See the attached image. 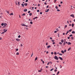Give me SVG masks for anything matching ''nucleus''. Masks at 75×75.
Instances as JSON below:
<instances>
[{
  "mask_svg": "<svg viewBox=\"0 0 75 75\" xmlns=\"http://www.w3.org/2000/svg\"><path fill=\"white\" fill-rule=\"evenodd\" d=\"M54 58L56 59V60H58V59H59V58L58 57L56 56H55L54 57Z\"/></svg>",
  "mask_w": 75,
  "mask_h": 75,
  "instance_id": "nucleus-1",
  "label": "nucleus"
},
{
  "mask_svg": "<svg viewBox=\"0 0 75 75\" xmlns=\"http://www.w3.org/2000/svg\"><path fill=\"white\" fill-rule=\"evenodd\" d=\"M3 30L4 31V33H6L7 31V30H6V29H4Z\"/></svg>",
  "mask_w": 75,
  "mask_h": 75,
  "instance_id": "nucleus-2",
  "label": "nucleus"
},
{
  "mask_svg": "<svg viewBox=\"0 0 75 75\" xmlns=\"http://www.w3.org/2000/svg\"><path fill=\"white\" fill-rule=\"evenodd\" d=\"M59 58L62 61V60H63V59H62V57H59Z\"/></svg>",
  "mask_w": 75,
  "mask_h": 75,
  "instance_id": "nucleus-3",
  "label": "nucleus"
},
{
  "mask_svg": "<svg viewBox=\"0 0 75 75\" xmlns=\"http://www.w3.org/2000/svg\"><path fill=\"white\" fill-rule=\"evenodd\" d=\"M70 16H71V17H73V18H74V14H73L71 15H70Z\"/></svg>",
  "mask_w": 75,
  "mask_h": 75,
  "instance_id": "nucleus-4",
  "label": "nucleus"
},
{
  "mask_svg": "<svg viewBox=\"0 0 75 75\" xmlns=\"http://www.w3.org/2000/svg\"><path fill=\"white\" fill-rule=\"evenodd\" d=\"M75 71H74L72 72V75H75Z\"/></svg>",
  "mask_w": 75,
  "mask_h": 75,
  "instance_id": "nucleus-5",
  "label": "nucleus"
},
{
  "mask_svg": "<svg viewBox=\"0 0 75 75\" xmlns=\"http://www.w3.org/2000/svg\"><path fill=\"white\" fill-rule=\"evenodd\" d=\"M51 47V46L50 45H48L47 47V49H48V48H50V47Z\"/></svg>",
  "mask_w": 75,
  "mask_h": 75,
  "instance_id": "nucleus-6",
  "label": "nucleus"
},
{
  "mask_svg": "<svg viewBox=\"0 0 75 75\" xmlns=\"http://www.w3.org/2000/svg\"><path fill=\"white\" fill-rule=\"evenodd\" d=\"M16 40L17 41H20V40L19 39H16Z\"/></svg>",
  "mask_w": 75,
  "mask_h": 75,
  "instance_id": "nucleus-7",
  "label": "nucleus"
},
{
  "mask_svg": "<svg viewBox=\"0 0 75 75\" xmlns=\"http://www.w3.org/2000/svg\"><path fill=\"white\" fill-rule=\"evenodd\" d=\"M42 71V69H41L40 70H39L38 71V72H41V71Z\"/></svg>",
  "mask_w": 75,
  "mask_h": 75,
  "instance_id": "nucleus-8",
  "label": "nucleus"
},
{
  "mask_svg": "<svg viewBox=\"0 0 75 75\" xmlns=\"http://www.w3.org/2000/svg\"><path fill=\"white\" fill-rule=\"evenodd\" d=\"M46 10H47V11H45V12H48V11H49V10H50V9H46Z\"/></svg>",
  "mask_w": 75,
  "mask_h": 75,
  "instance_id": "nucleus-9",
  "label": "nucleus"
},
{
  "mask_svg": "<svg viewBox=\"0 0 75 75\" xmlns=\"http://www.w3.org/2000/svg\"><path fill=\"white\" fill-rule=\"evenodd\" d=\"M27 11V9H25L24 10V11L25 12H26V11Z\"/></svg>",
  "mask_w": 75,
  "mask_h": 75,
  "instance_id": "nucleus-10",
  "label": "nucleus"
},
{
  "mask_svg": "<svg viewBox=\"0 0 75 75\" xmlns=\"http://www.w3.org/2000/svg\"><path fill=\"white\" fill-rule=\"evenodd\" d=\"M67 44L68 45H71V43L70 42H68Z\"/></svg>",
  "mask_w": 75,
  "mask_h": 75,
  "instance_id": "nucleus-11",
  "label": "nucleus"
},
{
  "mask_svg": "<svg viewBox=\"0 0 75 75\" xmlns=\"http://www.w3.org/2000/svg\"><path fill=\"white\" fill-rule=\"evenodd\" d=\"M21 5L22 6V7H24V4H21Z\"/></svg>",
  "mask_w": 75,
  "mask_h": 75,
  "instance_id": "nucleus-12",
  "label": "nucleus"
},
{
  "mask_svg": "<svg viewBox=\"0 0 75 75\" xmlns=\"http://www.w3.org/2000/svg\"><path fill=\"white\" fill-rule=\"evenodd\" d=\"M21 25H22V26H25V24H24L23 23H22L21 24Z\"/></svg>",
  "mask_w": 75,
  "mask_h": 75,
  "instance_id": "nucleus-13",
  "label": "nucleus"
},
{
  "mask_svg": "<svg viewBox=\"0 0 75 75\" xmlns=\"http://www.w3.org/2000/svg\"><path fill=\"white\" fill-rule=\"evenodd\" d=\"M61 42H62V43H63L64 42V40L62 39L61 40Z\"/></svg>",
  "mask_w": 75,
  "mask_h": 75,
  "instance_id": "nucleus-14",
  "label": "nucleus"
},
{
  "mask_svg": "<svg viewBox=\"0 0 75 75\" xmlns=\"http://www.w3.org/2000/svg\"><path fill=\"white\" fill-rule=\"evenodd\" d=\"M24 6H27V3H25L24 4Z\"/></svg>",
  "mask_w": 75,
  "mask_h": 75,
  "instance_id": "nucleus-15",
  "label": "nucleus"
},
{
  "mask_svg": "<svg viewBox=\"0 0 75 75\" xmlns=\"http://www.w3.org/2000/svg\"><path fill=\"white\" fill-rule=\"evenodd\" d=\"M61 52L62 53V54H64V52L63 50H62L61 51Z\"/></svg>",
  "mask_w": 75,
  "mask_h": 75,
  "instance_id": "nucleus-16",
  "label": "nucleus"
},
{
  "mask_svg": "<svg viewBox=\"0 0 75 75\" xmlns=\"http://www.w3.org/2000/svg\"><path fill=\"white\" fill-rule=\"evenodd\" d=\"M72 27H73L74 26V23H72L71 24Z\"/></svg>",
  "mask_w": 75,
  "mask_h": 75,
  "instance_id": "nucleus-17",
  "label": "nucleus"
},
{
  "mask_svg": "<svg viewBox=\"0 0 75 75\" xmlns=\"http://www.w3.org/2000/svg\"><path fill=\"white\" fill-rule=\"evenodd\" d=\"M7 25V23H5L4 24V26H6V25Z\"/></svg>",
  "mask_w": 75,
  "mask_h": 75,
  "instance_id": "nucleus-18",
  "label": "nucleus"
},
{
  "mask_svg": "<svg viewBox=\"0 0 75 75\" xmlns=\"http://www.w3.org/2000/svg\"><path fill=\"white\" fill-rule=\"evenodd\" d=\"M4 23H2L1 24V25H2V26H3V25H4Z\"/></svg>",
  "mask_w": 75,
  "mask_h": 75,
  "instance_id": "nucleus-19",
  "label": "nucleus"
},
{
  "mask_svg": "<svg viewBox=\"0 0 75 75\" xmlns=\"http://www.w3.org/2000/svg\"><path fill=\"white\" fill-rule=\"evenodd\" d=\"M71 48L70 47L69 48L68 50V51H69V50H71Z\"/></svg>",
  "mask_w": 75,
  "mask_h": 75,
  "instance_id": "nucleus-20",
  "label": "nucleus"
},
{
  "mask_svg": "<svg viewBox=\"0 0 75 75\" xmlns=\"http://www.w3.org/2000/svg\"><path fill=\"white\" fill-rule=\"evenodd\" d=\"M73 39H74V37H71V39L72 40H73Z\"/></svg>",
  "mask_w": 75,
  "mask_h": 75,
  "instance_id": "nucleus-21",
  "label": "nucleus"
},
{
  "mask_svg": "<svg viewBox=\"0 0 75 75\" xmlns=\"http://www.w3.org/2000/svg\"><path fill=\"white\" fill-rule=\"evenodd\" d=\"M75 33V31H73L72 32V34H74Z\"/></svg>",
  "mask_w": 75,
  "mask_h": 75,
  "instance_id": "nucleus-22",
  "label": "nucleus"
},
{
  "mask_svg": "<svg viewBox=\"0 0 75 75\" xmlns=\"http://www.w3.org/2000/svg\"><path fill=\"white\" fill-rule=\"evenodd\" d=\"M72 29H71L70 30H69V32H71V31H72Z\"/></svg>",
  "mask_w": 75,
  "mask_h": 75,
  "instance_id": "nucleus-23",
  "label": "nucleus"
},
{
  "mask_svg": "<svg viewBox=\"0 0 75 75\" xmlns=\"http://www.w3.org/2000/svg\"><path fill=\"white\" fill-rule=\"evenodd\" d=\"M55 8H56V9H58V7L57 6H56Z\"/></svg>",
  "mask_w": 75,
  "mask_h": 75,
  "instance_id": "nucleus-24",
  "label": "nucleus"
},
{
  "mask_svg": "<svg viewBox=\"0 0 75 75\" xmlns=\"http://www.w3.org/2000/svg\"><path fill=\"white\" fill-rule=\"evenodd\" d=\"M67 27V25H65L64 27V28H66Z\"/></svg>",
  "mask_w": 75,
  "mask_h": 75,
  "instance_id": "nucleus-25",
  "label": "nucleus"
},
{
  "mask_svg": "<svg viewBox=\"0 0 75 75\" xmlns=\"http://www.w3.org/2000/svg\"><path fill=\"white\" fill-rule=\"evenodd\" d=\"M33 52H32V54L31 56V57H33Z\"/></svg>",
  "mask_w": 75,
  "mask_h": 75,
  "instance_id": "nucleus-26",
  "label": "nucleus"
},
{
  "mask_svg": "<svg viewBox=\"0 0 75 75\" xmlns=\"http://www.w3.org/2000/svg\"><path fill=\"white\" fill-rule=\"evenodd\" d=\"M18 4L19 5V6H20V2L18 1Z\"/></svg>",
  "mask_w": 75,
  "mask_h": 75,
  "instance_id": "nucleus-27",
  "label": "nucleus"
},
{
  "mask_svg": "<svg viewBox=\"0 0 75 75\" xmlns=\"http://www.w3.org/2000/svg\"><path fill=\"white\" fill-rule=\"evenodd\" d=\"M29 16H31V15H32V13H30L29 14Z\"/></svg>",
  "mask_w": 75,
  "mask_h": 75,
  "instance_id": "nucleus-28",
  "label": "nucleus"
},
{
  "mask_svg": "<svg viewBox=\"0 0 75 75\" xmlns=\"http://www.w3.org/2000/svg\"><path fill=\"white\" fill-rule=\"evenodd\" d=\"M25 14L23 13V14H22V16H25Z\"/></svg>",
  "mask_w": 75,
  "mask_h": 75,
  "instance_id": "nucleus-29",
  "label": "nucleus"
},
{
  "mask_svg": "<svg viewBox=\"0 0 75 75\" xmlns=\"http://www.w3.org/2000/svg\"><path fill=\"white\" fill-rule=\"evenodd\" d=\"M14 14H13V13H11L10 14H9V15H13Z\"/></svg>",
  "mask_w": 75,
  "mask_h": 75,
  "instance_id": "nucleus-30",
  "label": "nucleus"
},
{
  "mask_svg": "<svg viewBox=\"0 0 75 75\" xmlns=\"http://www.w3.org/2000/svg\"><path fill=\"white\" fill-rule=\"evenodd\" d=\"M59 44H60V45H62V43L61 42H59Z\"/></svg>",
  "mask_w": 75,
  "mask_h": 75,
  "instance_id": "nucleus-31",
  "label": "nucleus"
},
{
  "mask_svg": "<svg viewBox=\"0 0 75 75\" xmlns=\"http://www.w3.org/2000/svg\"><path fill=\"white\" fill-rule=\"evenodd\" d=\"M37 57H36L35 58V61H36V60H37Z\"/></svg>",
  "mask_w": 75,
  "mask_h": 75,
  "instance_id": "nucleus-32",
  "label": "nucleus"
},
{
  "mask_svg": "<svg viewBox=\"0 0 75 75\" xmlns=\"http://www.w3.org/2000/svg\"><path fill=\"white\" fill-rule=\"evenodd\" d=\"M57 1V0H54V3H55V2Z\"/></svg>",
  "mask_w": 75,
  "mask_h": 75,
  "instance_id": "nucleus-33",
  "label": "nucleus"
},
{
  "mask_svg": "<svg viewBox=\"0 0 75 75\" xmlns=\"http://www.w3.org/2000/svg\"><path fill=\"white\" fill-rule=\"evenodd\" d=\"M54 55H57V52H55L54 53Z\"/></svg>",
  "mask_w": 75,
  "mask_h": 75,
  "instance_id": "nucleus-34",
  "label": "nucleus"
},
{
  "mask_svg": "<svg viewBox=\"0 0 75 75\" xmlns=\"http://www.w3.org/2000/svg\"><path fill=\"white\" fill-rule=\"evenodd\" d=\"M59 55H61V56H62V54L59 53Z\"/></svg>",
  "mask_w": 75,
  "mask_h": 75,
  "instance_id": "nucleus-35",
  "label": "nucleus"
},
{
  "mask_svg": "<svg viewBox=\"0 0 75 75\" xmlns=\"http://www.w3.org/2000/svg\"><path fill=\"white\" fill-rule=\"evenodd\" d=\"M16 51H18V49H16Z\"/></svg>",
  "mask_w": 75,
  "mask_h": 75,
  "instance_id": "nucleus-36",
  "label": "nucleus"
},
{
  "mask_svg": "<svg viewBox=\"0 0 75 75\" xmlns=\"http://www.w3.org/2000/svg\"><path fill=\"white\" fill-rule=\"evenodd\" d=\"M59 74V71H58V72L57 73V74L58 75V74Z\"/></svg>",
  "mask_w": 75,
  "mask_h": 75,
  "instance_id": "nucleus-37",
  "label": "nucleus"
},
{
  "mask_svg": "<svg viewBox=\"0 0 75 75\" xmlns=\"http://www.w3.org/2000/svg\"><path fill=\"white\" fill-rule=\"evenodd\" d=\"M64 52H67V50H64Z\"/></svg>",
  "mask_w": 75,
  "mask_h": 75,
  "instance_id": "nucleus-38",
  "label": "nucleus"
},
{
  "mask_svg": "<svg viewBox=\"0 0 75 75\" xmlns=\"http://www.w3.org/2000/svg\"><path fill=\"white\" fill-rule=\"evenodd\" d=\"M48 42H46V45H48Z\"/></svg>",
  "mask_w": 75,
  "mask_h": 75,
  "instance_id": "nucleus-39",
  "label": "nucleus"
},
{
  "mask_svg": "<svg viewBox=\"0 0 75 75\" xmlns=\"http://www.w3.org/2000/svg\"><path fill=\"white\" fill-rule=\"evenodd\" d=\"M16 55H19V53L18 52L16 54Z\"/></svg>",
  "mask_w": 75,
  "mask_h": 75,
  "instance_id": "nucleus-40",
  "label": "nucleus"
},
{
  "mask_svg": "<svg viewBox=\"0 0 75 75\" xmlns=\"http://www.w3.org/2000/svg\"><path fill=\"white\" fill-rule=\"evenodd\" d=\"M30 24H33V22L31 21L30 22Z\"/></svg>",
  "mask_w": 75,
  "mask_h": 75,
  "instance_id": "nucleus-41",
  "label": "nucleus"
},
{
  "mask_svg": "<svg viewBox=\"0 0 75 75\" xmlns=\"http://www.w3.org/2000/svg\"><path fill=\"white\" fill-rule=\"evenodd\" d=\"M57 11H60V10L58 9H57Z\"/></svg>",
  "mask_w": 75,
  "mask_h": 75,
  "instance_id": "nucleus-42",
  "label": "nucleus"
},
{
  "mask_svg": "<svg viewBox=\"0 0 75 75\" xmlns=\"http://www.w3.org/2000/svg\"><path fill=\"white\" fill-rule=\"evenodd\" d=\"M5 33V32H2L1 33V34H4V33Z\"/></svg>",
  "mask_w": 75,
  "mask_h": 75,
  "instance_id": "nucleus-43",
  "label": "nucleus"
},
{
  "mask_svg": "<svg viewBox=\"0 0 75 75\" xmlns=\"http://www.w3.org/2000/svg\"><path fill=\"white\" fill-rule=\"evenodd\" d=\"M20 37H21V36H20V35H19L18 36V38H20Z\"/></svg>",
  "mask_w": 75,
  "mask_h": 75,
  "instance_id": "nucleus-44",
  "label": "nucleus"
},
{
  "mask_svg": "<svg viewBox=\"0 0 75 75\" xmlns=\"http://www.w3.org/2000/svg\"><path fill=\"white\" fill-rule=\"evenodd\" d=\"M60 68H62V66H61V65H60Z\"/></svg>",
  "mask_w": 75,
  "mask_h": 75,
  "instance_id": "nucleus-45",
  "label": "nucleus"
},
{
  "mask_svg": "<svg viewBox=\"0 0 75 75\" xmlns=\"http://www.w3.org/2000/svg\"><path fill=\"white\" fill-rule=\"evenodd\" d=\"M52 42H54V41H55L54 40H52Z\"/></svg>",
  "mask_w": 75,
  "mask_h": 75,
  "instance_id": "nucleus-46",
  "label": "nucleus"
},
{
  "mask_svg": "<svg viewBox=\"0 0 75 75\" xmlns=\"http://www.w3.org/2000/svg\"><path fill=\"white\" fill-rule=\"evenodd\" d=\"M63 45H65V42H64L63 43Z\"/></svg>",
  "mask_w": 75,
  "mask_h": 75,
  "instance_id": "nucleus-47",
  "label": "nucleus"
},
{
  "mask_svg": "<svg viewBox=\"0 0 75 75\" xmlns=\"http://www.w3.org/2000/svg\"><path fill=\"white\" fill-rule=\"evenodd\" d=\"M51 54L52 55H53V54H54V52H51Z\"/></svg>",
  "mask_w": 75,
  "mask_h": 75,
  "instance_id": "nucleus-48",
  "label": "nucleus"
},
{
  "mask_svg": "<svg viewBox=\"0 0 75 75\" xmlns=\"http://www.w3.org/2000/svg\"><path fill=\"white\" fill-rule=\"evenodd\" d=\"M25 28L26 29V30H28V28H27L25 27Z\"/></svg>",
  "mask_w": 75,
  "mask_h": 75,
  "instance_id": "nucleus-49",
  "label": "nucleus"
},
{
  "mask_svg": "<svg viewBox=\"0 0 75 75\" xmlns=\"http://www.w3.org/2000/svg\"><path fill=\"white\" fill-rule=\"evenodd\" d=\"M66 42V39H64V42Z\"/></svg>",
  "mask_w": 75,
  "mask_h": 75,
  "instance_id": "nucleus-50",
  "label": "nucleus"
},
{
  "mask_svg": "<svg viewBox=\"0 0 75 75\" xmlns=\"http://www.w3.org/2000/svg\"><path fill=\"white\" fill-rule=\"evenodd\" d=\"M71 36H72V35L71 34L70 35H69V37H71Z\"/></svg>",
  "mask_w": 75,
  "mask_h": 75,
  "instance_id": "nucleus-51",
  "label": "nucleus"
},
{
  "mask_svg": "<svg viewBox=\"0 0 75 75\" xmlns=\"http://www.w3.org/2000/svg\"><path fill=\"white\" fill-rule=\"evenodd\" d=\"M7 13H8L9 14H10V13H9V12L8 11H7Z\"/></svg>",
  "mask_w": 75,
  "mask_h": 75,
  "instance_id": "nucleus-52",
  "label": "nucleus"
},
{
  "mask_svg": "<svg viewBox=\"0 0 75 75\" xmlns=\"http://www.w3.org/2000/svg\"><path fill=\"white\" fill-rule=\"evenodd\" d=\"M55 44V42H53L52 43V44H53V45Z\"/></svg>",
  "mask_w": 75,
  "mask_h": 75,
  "instance_id": "nucleus-53",
  "label": "nucleus"
},
{
  "mask_svg": "<svg viewBox=\"0 0 75 75\" xmlns=\"http://www.w3.org/2000/svg\"><path fill=\"white\" fill-rule=\"evenodd\" d=\"M58 37H59V33L58 34Z\"/></svg>",
  "mask_w": 75,
  "mask_h": 75,
  "instance_id": "nucleus-54",
  "label": "nucleus"
},
{
  "mask_svg": "<svg viewBox=\"0 0 75 75\" xmlns=\"http://www.w3.org/2000/svg\"><path fill=\"white\" fill-rule=\"evenodd\" d=\"M25 26L26 27H28V25H25Z\"/></svg>",
  "mask_w": 75,
  "mask_h": 75,
  "instance_id": "nucleus-55",
  "label": "nucleus"
},
{
  "mask_svg": "<svg viewBox=\"0 0 75 75\" xmlns=\"http://www.w3.org/2000/svg\"><path fill=\"white\" fill-rule=\"evenodd\" d=\"M37 12H40V10H37Z\"/></svg>",
  "mask_w": 75,
  "mask_h": 75,
  "instance_id": "nucleus-56",
  "label": "nucleus"
},
{
  "mask_svg": "<svg viewBox=\"0 0 75 75\" xmlns=\"http://www.w3.org/2000/svg\"><path fill=\"white\" fill-rule=\"evenodd\" d=\"M40 14H42V12H40Z\"/></svg>",
  "mask_w": 75,
  "mask_h": 75,
  "instance_id": "nucleus-57",
  "label": "nucleus"
},
{
  "mask_svg": "<svg viewBox=\"0 0 75 75\" xmlns=\"http://www.w3.org/2000/svg\"><path fill=\"white\" fill-rule=\"evenodd\" d=\"M15 3L16 5H17V2H16Z\"/></svg>",
  "mask_w": 75,
  "mask_h": 75,
  "instance_id": "nucleus-58",
  "label": "nucleus"
},
{
  "mask_svg": "<svg viewBox=\"0 0 75 75\" xmlns=\"http://www.w3.org/2000/svg\"><path fill=\"white\" fill-rule=\"evenodd\" d=\"M56 30H57V31H59V30H58V28H56Z\"/></svg>",
  "mask_w": 75,
  "mask_h": 75,
  "instance_id": "nucleus-59",
  "label": "nucleus"
},
{
  "mask_svg": "<svg viewBox=\"0 0 75 75\" xmlns=\"http://www.w3.org/2000/svg\"><path fill=\"white\" fill-rule=\"evenodd\" d=\"M57 69H55L54 71V72H57Z\"/></svg>",
  "mask_w": 75,
  "mask_h": 75,
  "instance_id": "nucleus-60",
  "label": "nucleus"
},
{
  "mask_svg": "<svg viewBox=\"0 0 75 75\" xmlns=\"http://www.w3.org/2000/svg\"><path fill=\"white\" fill-rule=\"evenodd\" d=\"M28 0H26L25 1V2H28Z\"/></svg>",
  "mask_w": 75,
  "mask_h": 75,
  "instance_id": "nucleus-61",
  "label": "nucleus"
},
{
  "mask_svg": "<svg viewBox=\"0 0 75 75\" xmlns=\"http://www.w3.org/2000/svg\"><path fill=\"white\" fill-rule=\"evenodd\" d=\"M21 47H23V45L22 44H21Z\"/></svg>",
  "mask_w": 75,
  "mask_h": 75,
  "instance_id": "nucleus-62",
  "label": "nucleus"
},
{
  "mask_svg": "<svg viewBox=\"0 0 75 75\" xmlns=\"http://www.w3.org/2000/svg\"><path fill=\"white\" fill-rule=\"evenodd\" d=\"M52 70H53V69H51L50 70V71H52Z\"/></svg>",
  "mask_w": 75,
  "mask_h": 75,
  "instance_id": "nucleus-63",
  "label": "nucleus"
},
{
  "mask_svg": "<svg viewBox=\"0 0 75 75\" xmlns=\"http://www.w3.org/2000/svg\"><path fill=\"white\" fill-rule=\"evenodd\" d=\"M60 3L61 4H62V3H63V2H62V1H61L60 2Z\"/></svg>",
  "mask_w": 75,
  "mask_h": 75,
  "instance_id": "nucleus-64",
  "label": "nucleus"
}]
</instances>
